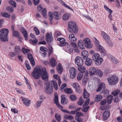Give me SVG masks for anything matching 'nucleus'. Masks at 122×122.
<instances>
[{"mask_svg":"<svg viewBox=\"0 0 122 122\" xmlns=\"http://www.w3.org/2000/svg\"><path fill=\"white\" fill-rule=\"evenodd\" d=\"M53 85L54 89L56 90H58V85L57 82L55 81H51V82H47L46 84L45 91L48 94H51L53 92Z\"/></svg>","mask_w":122,"mask_h":122,"instance_id":"1","label":"nucleus"},{"mask_svg":"<svg viewBox=\"0 0 122 122\" xmlns=\"http://www.w3.org/2000/svg\"><path fill=\"white\" fill-rule=\"evenodd\" d=\"M68 30L72 33L76 34L78 31V27L75 22L71 21L68 23Z\"/></svg>","mask_w":122,"mask_h":122,"instance_id":"2","label":"nucleus"},{"mask_svg":"<svg viewBox=\"0 0 122 122\" xmlns=\"http://www.w3.org/2000/svg\"><path fill=\"white\" fill-rule=\"evenodd\" d=\"M9 30L6 28H4L0 30V40L4 42L8 41V34Z\"/></svg>","mask_w":122,"mask_h":122,"instance_id":"3","label":"nucleus"},{"mask_svg":"<svg viewBox=\"0 0 122 122\" xmlns=\"http://www.w3.org/2000/svg\"><path fill=\"white\" fill-rule=\"evenodd\" d=\"M42 67H36L31 73V76L36 79H39L41 74Z\"/></svg>","mask_w":122,"mask_h":122,"instance_id":"4","label":"nucleus"},{"mask_svg":"<svg viewBox=\"0 0 122 122\" xmlns=\"http://www.w3.org/2000/svg\"><path fill=\"white\" fill-rule=\"evenodd\" d=\"M108 80L110 85H114L118 82V77L115 75H110Z\"/></svg>","mask_w":122,"mask_h":122,"instance_id":"5","label":"nucleus"},{"mask_svg":"<svg viewBox=\"0 0 122 122\" xmlns=\"http://www.w3.org/2000/svg\"><path fill=\"white\" fill-rule=\"evenodd\" d=\"M41 75L42 79L43 80L46 81L48 80L49 76L46 71V69L44 67L42 68V71Z\"/></svg>","mask_w":122,"mask_h":122,"instance_id":"6","label":"nucleus"},{"mask_svg":"<svg viewBox=\"0 0 122 122\" xmlns=\"http://www.w3.org/2000/svg\"><path fill=\"white\" fill-rule=\"evenodd\" d=\"M77 71V70L73 67H72L70 68V75L71 78L73 79L76 76Z\"/></svg>","mask_w":122,"mask_h":122,"instance_id":"7","label":"nucleus"},{"mask_svg":"<svg viewBox=\"0 0 122 122\" xmlns=\"http://www.w3.org/2000/svg\"><path fill=\"white\" fill-rule=\"evenodd\" d=\"M75 64L78 66H83V60L82 58L79 56H77L75 59Z\"/></svg>","mask_w":122,"mask_h":122,"instance_id":"8","label":"nucleus"},{"mask_svg":"<svg viewBox=\"0 0 122 122\" xmlns=\"http://www.w3.org/2000/svg\"><path fill=\"white\" fill-rule=\"evenodd\" d=\"M55 99L54 100V103H55L56 106L59 108L61 110L63 109V107L61 106L59 103L58 101V97L57 94L56 92H55L54 94Z\"/></svg>","mask_w":122,"mask_h":122,"instance_id":"9","label":"nucleus"},{"mask_svg":"<svg viewBox=\"0 0 122 122\" xmlns=\"http://www.w3.org/2000/svg\"><path fill=\"white\" fill-rule=\"evenodd\" d=\"M46 41L48 44H50L53 40V37L51 34H50L47 33L46 35Z\"/></svg>","mask_w":122,"mask_h":122,"instance_id":"10","label":"nucleus"},{"mask_svg":"<svg viewBox=\"0 0 122 122\" xmlns=\"http://www.w3.org/2000/svg\"><path fill=\"white\" fill-rule=\"evenodd\" d=\"M57 40L60 41V46H65L66 45H68V43L67 42H65V39L63 38H58Z\"/></svg>","mask_w":122,"mask_h":122,"instance_id":"11","label":"nucleus"},{"mask_svg":"<svg viewBox=\"0 0 122 122\" xmlns=\"http://www.w3.org/2000/svg\"><path fill=\"white\" fill-rule=\"evenodd\" d=\"M105 88V85L103 83H101L99 85L98 89L96 90L97 92L100 91L102 92Z\"/></svg>","mask_w":122,"mask_h":122,"instance_id":"12","label":"nucleus"},{"mask_svg":"<svg viewBox=\"0 0 122 122\" xmlns=\"http://www.w3.org/2000/svg\"><path fill=\"white\" fill-rule=\"evenodd\" d=\"M40 50L39 53H41L42 56L43 57L45 56L47 52V48L43 46H41L40 47Z\"/></svg>","mask_w":122,"mask_h":122,"instance_id":"13","label":"nucleus"},{"mask_svg":"<svg viewBox=\"0 0 122 122\" xmlns=\"http://www.w3.org/2000/svg\"><path fill=\"white\" fill-rule=\"evenodd\" d=\"M98 47V49H97L101 52V56H105L107 53L106 50L102 46H99Z\"/></svg>","mask_w":122,"mask_h":122,"instance_id":"14","label":"nucleus"},{"mask_svg":"<svg viewBox=\"0 0 122 122\" xmlns=\"http://www.w3.org/2000/svg\"><path fill=\"white\" fill-rule=\"evenodd\" d=\"M22 101L24 105L26 106H28L30 104V100L23 97H21Z\"/></svg>","mask_w":122,"mask_h":122,"instance_id":"15","label":"nucleus"},{"mask_svg":"<svg viewBox=\"0 0 122 122\" xmlns=\"http://www.w3.org/2000/svg\"><path fill=\"white\" fill-rule=\"evenodd\" d=\"M102 35L103 39L107 41L110 39V38L109 35L103 31H102Z\"/></svg>","mask_w":122,"mask_h":122,"instance_id":"16","label":"nucleus"},{"mask_svg":"<svg viewBox=\"0 0 122 122\" xmlns=\"http://www.w3.org/2000/svg\"><path fill=\"white\" fill-rule=\"evenodd\" d=\"M89 74L90 76H92L96 74L97 69L93 67H91L89 70Z\"/></svg>","mask_w":122,"mask_h":122,"instance_id":"17","label":"nucleus"},{"mask_svg":"<svg viewBox=\"0 0 122 122\" xmlns=\"http://www.w3.org/2000/svg\"><path fill=\"white\" fill-rule=\"evenodd\" d=\"M28 58L31 63V64L33 66L35 64V62L32 55L30 53H28Z\"/></svg>","mask_w":122,"mask_h":122,"instance_id":"18","label":"nucleus"},{"mask_svg":"<svg viewBox=\"0 0 122 122\" xmlns=\"http://www.w3.org/2000/svg\"><path fill=\"white\" fill-rule=\"evenodd\" d=\"M69 38L71 42H75L76 41V38L73 34H71L69 35Z\"/></svg>","mask_w":122,"mask_h":122,"instance_id":"19","label":"nucleus"},{"mask_svg":"<svg viewBox=\"0 0 122 122\" xmlns=\"http://www.w3.org/2000/svg\"><path fill=\"white\" fill-rule=\"evenodd\" d=\"M92 62V59L90 58H87L85 61V64L88 66H90L91 65Z\"/></svg>","mask_w":122,"mask_h":122,"instance_id":"20","label":"nucleus"},{"mask_svg":"<svg viewBox=\"0 0 122 122\" xmlns=\"http://www.w3.org/2000/svg\"><path fill=\"white\" fill-rule=\"evenodd\" d=\"M57 70L58 73L60 74L61 73L63 70L62 65L61 63H59L57 67Z\"/></svg>","mask_w":122,"mask_h":122,"instance_id":"21","label":"nucleus"},{"mask_svg":"<svg viewBox=\"0 0 122 122\" xmlns=\"http://www.w3.org/2000/svg\"><path fill=\"white\" fill-rule=\"evenodd\" d=\"M50 61L51 65L52 67H54L56 66V59L54 58H51Z\"/></svg>","mask_w":122,"mask_h":122,"instance_id":"22","label":"nucleus"},{"mask_svg":"<svg viewBox=\"0 0 122 122\" xmlns=\"http://www.w3.org/2000/svg\"><path fill=\"white\" fill-rule=\"evenodd\" d=\"M72 86L77 92L78 91L80 88V86L79 84L77 83H73V84Z\"/></svg>","mask_w":122,"mask_h":122,"instance_id":"23","label":"nucleus"},{"mask_svg":"<svg viewBox=\"0 0 122 122\" xmlns=\"http://www.w3.org/2000/svg\"><path fill=\"white\" fill-rule=\"evenodd\" d=\"M109 112L107 111H106L104 112L103 116V118L104 120H106L109 117Z\"/></svg>","mask_w":122,"mask_h":122,"instance_id":"24","label":"nucleus"},{"mask_svg":"<svg viewBox=\"0 0 122 122\" xmlns=\"http://www.w3.org/2000/svg\"><path fill=\"white\" fill-rule=\"evenodd\" d=\"M81 54L83 59H86L88 56V52L86 51H83L81 52Z\"/></svg>","mask_w":122,"mask_h":122,"instance_id":"25","label":"nucleus"},{"mask_svg":"<svg viewBox=\"0 0 122 122\" xmlns=\"http://www.w3.org/2000/svg\"><path fill=\"white\" fill-rule=\"evenodd\" d=\"M103 59L101 58L100 57L97 59L96 60H94L95 62V63L97 66L100 65L102 62L103 61Z\"/></svg>","mask_w":122,"mask_h":122,"instance_id":"26","label":"nucleus"},{"mask_svg":"<svg viewBox=\"0 0 122 122\" xmlns=\"http://www.w3.org/2000/svg\"><path fill=\"white\" fill-rule=\"evenodd\" d=\"M71 16V14L66 13L64 14L62 16V19L63 20H67Z\"/></svg>","mask_w":122,"mask_h":122,"instance_id":"27","label":"nucleus"},{"mask_svg":"<svg viewBox=\"0 0 122 122\" xmlns=\"http://www.w3.org/2000/svg\"><path fill=\"white\" fill-rule=\"evenodd\" d=\"M61 104L63 105H65L67 103L68 101L66 100V99L64 97H62V96H61Z\"/></svg>","mask_w":122,"mask_h":122,"instance_id":"28","label":"nucleus"},{"mask_svg":"<svg viewBox=\"0 0 122 122\" xmlns=\"http://www.w3.org/2000/svg\"><path fill=\"white\" fill-rule=\"evenodd\" d=\"M78 70L81 73H83L85 72L86 70V68L82 66H78Z\"/></svg>","mask_w":122,"mask_h":122,"instance_id":"29","label":"nucleus"},{"mask_svg":"<svg viewBox=\"0 0 122 122\" xmlns=\"http://www.w3.org/2000/svg\"><path fill=\"white\" fill-rule=\"evenodd\" d=\"M1 14L2 16L5 18H10L11 16L10 14L6 12H2Z\"/></svg>","mask_w":122,"mask_h":122,"instance_id":"30","label":"nucleus"},{"mask_svg":"<svg viewBox=\"0 0 122 122\" xmlns=\"http://www.w3.org/2000/svg\"><path fill=\"white\" fill-rule=\"evenodd\" d=\"M82 41L81 40L79 41L78 43V45L79 47L81 49H84L85 48L83 46L82 43Z\"/></svg>","mask_w":122,"mask_h":122,"instance_id":"31","label":"nucleus"},{"mask_svg":"<svg viewBox=\"0 0 122 122\" xmlns=\"http://www.w3.org/2000/svg\"><path fill=\"white\" fill-rule=\"evenodd\" d=\"M53 15L55 16V19L56 20H58L61 18V17L57 11H54L53 13Z\"/></svg>","mask_w":122,"mask_h":122,"instance_id":"32","label":"nucleus"},{"mask_svg":"<svg viewBox=\"0 0 122 122\" xmlns=\"http://www.w3.org/2000/svg\"><path fill=\"white\" fill-rule=\"evenodd\" d=\"M14 51L16 54H19L21 51L20 48L19 46H16L14 48Z\"/></svg>","mask_w":122,"mask_h":122,"instance_id":"33","label":"nucleus"},{"mask_svg":"<svg viewBox=\"0 0 122 122\" xmlns=\"http://www.w3.org/2000/svg\"><path fill=\"white\" fill-rule=\"evenodd\" d=\"M83 98H85L86 99L89 96V94L86 91L85 89H84V92L83 93Z\"/></svg>","mask_w":122,"mask_h":122,"instance_id":"34","label":"nucleus"},{"mask_svg":"<svg viewBox=\"0 0 122 122\" xmlns=\"http://www.w3.org/2000/svg\"><path fill=\"white\" fill-rule=\"evenodd\" d=\"M99 55L97 53H94L93 54L92 58L93 60H96L97 59L100 58Z\"/></svg>","mask_w":122,"mask_h":122,"instance_id":"35","label":"nucleus"},{"mask_svg":"<svg viewBox=\"0 0 122 122\" xmlns=\"http://www.w3.org/2000/svg\"><path fill=\"white\" fill-rule=\"evenodd\" d=\"M102 97V96L97 95L96 96V97L95 98L94 100L96 102H99L101 100Z\"/></svg>","mask_w":122,"mask_h":122,"instance_id":"36","label":"nucleus"},{"mask_svg":"<svg viewBox=\"0 0 122 122\" xmlns=\"http://www.w3.org/2000/svg\"><path fill=\"white\" fill-rule=\"evenodd\" d=\"M120 92V90L119 89H117L113 91L112 93V94L114 96H116Z\"/></svg>","mask_w":122,"mask_h":122,"instance_id":"37","label":"nucleus"},{"mask_svg":"<svg viewBox=\"0 0 122 122\" xmlns=\"http://www.w3.org/2000/svg\"><path fill=\"white\" fill-rule=\"evenodd\" d=\"M6 9L7 11H9L11 13H12L14 11L13 7L10 6H7Z\"/></svg>","mask_w":122,"mask_h":122,"instance_id":"38","label":"nucleus"},{"mask_svg":"<svg viewBox=\"0 0 122 122\" xmlns=\"http://www.w3.org/2000/svg\"><path fill=\"white\" fill-rule=\"evenodd\" d=\"M12 35L14 36L19 38L20 36V33L17 31H14L12 32Z\"/></svg>","mask_w":122,"mask_h":122,"instance_id":"39","label":"nucleus"},{"mask_svg":"<svg viewBox=\"0 0 122 122\" xmlns=\"http://www.w3.org/2000/svg\"><path fill=\"white\" fill-rule=\"evenodd\" d=\"M112 98L113 96L112 95H110L107 97V102L108 104H110L111 103L112 100Z\"/></svg>","mask_w":122,"mask_h":122,"instance_id":"40","label":"nucleus"},{"mask_svg":"<svg viewBox=\"0 0 122 122\" xmlns=\"http://www.w3.org/2000/svg\"><path fill=\"white\" fill-rule=\"evenodd\" d=\"M70 46H71L70 45L69 46L68 45V47L66 49L67 51V52L70 54L72 53L73 52V49L72 48L70 47Z\"/></svg>","mask_w":122,"mask_h":122,"instance_id":"41","label":"nucleus"},{"mask_svg":"<svg viewBox=\"0 0 122 122\" xmlns=\"http://www.w3.org/2000/svg\"><path fill=\"white\" fill-rule=\"evenodd\" d=\"M96 74H97L100 77H102L103 75V73L102 71L101 70L98 69H97Z\"/></svg>","mask_w":122,"mask_h":122,"instance_id":"42","label":"nucleus"},{"mask_svg":"<svg viewBox=\"0 0 122 122\" xmlns=\"http://www.w3.org/2000/svg\"><path fill=\"white\" fill-rule=\"evenodd\" d=\"M88 43H91L90 41L88 38L84 39L83 41V43L84 46H86V44Z\"/></svg>","mask_w":122,"mask_h":122,"instance_id":"43","label":"nucleus"},{"mask_svg":"<svg viewBox=\"0 0 122 122\" xmlns=\"http://www.w3.org/2000/svg\"><path fill=\"white\" fill-rule=\"evenodd\" d=\"M83 75L82 74L78 73L77 75V79L78 80L80 81L82 79Z\"/></svg>","mask_w":122,"mask_h":122,"instance_id":"44","label":"nucleus"},{"mask_svg":"<svg viewBox=\"0 0 122 122\" xmlns=\"http://www.w3.org/2000/svg\"><path fill=\"white\" fill-rule=\"evenodd\" d=\"M55 117L57 121L58 122H60L61 119V117L60 115L57 113L55 114Z\"/></svg>","mask_w":122,"mask_h":122,"instance_id":"45","label":"nucleus"},{"mask_svg":"<svg viewBox=\"0 0 122 122\" xmlns=\"http://www.w3.org/2000/svg\"><path fill=\"white\" fill-rule=\"evenodd\" d=\"M70 99L72 101H75L77 98V97L75 95L73 94H71L70 96Z\"/></svg>","mask_w":122,"mask_h":122,"instance_id":"46","label":"nucleus"},{"mask_svg":"<svg viewBox=\"0 0 122 122\" xmlns=\"http://www.w3.org/2000/svg\"><path fill=\"white\" fill-rule=\"evenodd\" d=\"M21 51L22 53L24 54L30 51V50L29 49H25L24 47H23Z\"/></svg>","mask_w":122,"mask_h":122,"instance_id":"47","label":"nucleus"},{"mask_svg":"<svg viewBox=\"0 0 122 122\" xmlns=\"http://www.w3.org/2000/svg\"><path fill=\"white\" fill-rule=\"evenodd\" d=\"M64 92L66 93L70 94L72 93V91L70 88H66L64 90Z\"/></svg>","mask_w":122,"mask_h":122,"instance_id":"48","label":"nucleus"},{"mask_svg":"<svg viewBox=\"0 0 122 122\" xmlns=\"http://www.w3.org/2000/svg\"><path fill=\"white\" fill-rule=\"evenodd\" d=\"M38 41V40L36 39V38L35 40H33L31 39L30 40V43L32 44H36L37 42Z\"/></svg>","mask_w":122,"mask_h":122,"instance_id":"49","label":"nucleus"},{"mask_svg":"<svg viewBox=\"0 0 122 122\" xmlns=\"http://www.w3.org/2000/svg\"><path fill=\"white\" fill-rule=\"evenodd\" d=\"M101 93H103L104 94V97L108 96L109 95V91L105 89L102 92H101Z\"/></svg>","mask_w":122,"mask_h":122,"instance_id":"50","label":"nucleus"},{"mask_svg":"<svg viewBox=\"0 0 122 122\" xmlns=\"http://www.w3.org/2000/svg\"><path fill=\"white\" fill-rule=\"evenodd\" d=\"M65 119H67L72 120L74 119V117L72 115H70L69 116L65 115L64 116Z\"/></svg>","mask_w":122,"mask_h":122,"instance_id":"51","label":"nucleus"},{"mask_svg":"<svg viewBox=\"0 0 122 122\" xmlns=\"http://www.w3.org/2000/svg\"><path fill=\"white\" fill-rule=\"evenodd\" d=\"M84 101H83L81 98H80L78 102V104L79 105H81L84 102Z\"/></svg>","mask_w":122,"mask_h":122,"instance_id":"52","label":"nucleus"},{"mask_svg":"<svg viewBox=\"0 0 122 122\" xmlns=\"http://www.w3.org/2000/svg\"><path fill=\"white\" fill-rule=\"evenodd\" d=\"M9 3L11 5L15 7L16 6V4L15 2L12 0H10L9 1Z\"/></svg>","mask_w":122,"mask_h":122,"instance_id":"53","label":"nucleus"},{"mask_svg":"<svg viewBox=\"0 0 122 122\" xmlns=\"http://www.w3.org/2000/svg\"><path fill=\"white\" fill-rule=\"evenodd\" d=\"M90 108V106H87L84 107L82 109V111L84 112H86L88 111L89 108Z\"/></svg>","mask_w":122,"mask_h":122,"instance_id":"54","label":"nucleus"},{"mask_svg":"<svg viewBox=\"0 0 122 122\" xmlns=\"http://www.w3.org/2000/svg\"><path fill=\"white\" fill-rule=\"evenodd\" d=\"M42 102V101H41L40 100L38 101L36 103V104L38 107H40Z\"/></svg>","mask_w":122,"mask_h":122,"instance_id":"55","label":"nucleus"},{"mask_svg":"<svg viewBox=\"0 0 122 122\" xmlns=\"http://www.w3.org/2000/svg\"><path fill=\"white\" fill-rule=\"evenodd\" d=\"M23 35V36L25 37V40L27 41L28 40V34L27 31H26V32H25L24 33H22Z\"/></svg>","mask_w":122,"mask_h":122,"instance_id":"56","label":"nucleus"},{"mask_svg":"<svg viewBox=\"0 0 122 122\" xmlns=\"http://www.w3.org/2000/svg\"><path fill=\"white\" fill-rule=\"evenodd\" d=\"M61 35V32L58 31H56L54 33V35L55 37H57Z\"/></svg>","mask_w":122,"mask_h":122,"instance_id":"57","label":"nucleus"},{"mask_svg":"<svg viewBox=\"0 0 122 122\" xmlns=\"http://www.w3.org/2000/svg\"><path fill=\"white\" fill-rule=\"evenodd\" d=\"M60 3L63 5L66 8L71 9V10H72L71 7H69L68 5H66L65 3L62 0Z\"/></svg>","mask_w":122,"mask_h":122,"instance_id":"58","label":"nucleus"},{"mask_svg":"<svg viewBox=\"0 0 122 122\" xmlns=\"http://www.w3.org/2000/svg\"><path fill=\"white\" fill-rule=\"evenodd\" d=\"M107 41L108 45L110 47H112L113 46V44L112 41H111L110 39Z\"/></svg>","mask_w":122,"mask_h":122,"instance_id":"59","label":"nucleus"},{"mask_svg":"<svg viewBox=\"0 0 122 122\" xmlns=\"http://www.w3.org/2000/svg\"><path fill=\"white\" fill-rule=\"evenodd\" d=\"M33 30L35 31L36 35H39L40 34L39 30L36 27H34L33 28Z\"/></svg>","mask_w":122,"mask_h":122,"instance_id":"60","label":"nucleus"},{"mask_svg":"<svg viewBox=\"0 0 122 122\" xmlns=\"http://www.w3.org/2000/svg\"><path fill=\"white\" fill-rule=\"evenodd\" d=\"M76 117H79L80 116H82V113L80 112H77L76 114Z\"/></svg>","mask_w":122,"mask_h":122,"instance_id":"61","label":"nucleus"},{"mask_svg":"<svg viewBox=\"0 0 122 122\" xmlns=\"http://www.w3.org/2000/svg\"><path fill=\"white\" fill-rule=\"evenodd\" d=\"M104 7L105 9V10L107 11L108 12H110V13H112V10H111V9L109 8H108L106 6H104Z\"/></svg>","mask_w":122,"mask_h":122,"instance_id":"62","label":"nucleus"},{"mask_svg":"<svg viewBox=\"0 0 122 122\" xmlns=\"http://www.w3.org/2000/svg\"><path fill=\"white\" fill-rule=\"evenodd\" d=\"M89 102V99H87L85 101L84 103L82 105V106L83 107L88 105Z\"/></svg>","mask_w":122,"mask_h":122,"instance_id":"63","label":"nucleus"},{"mask_svg":"<svg viewBox=\"0 0 122 122\" xmlns=\"http://www.w3.org/2000/svg\"><path fill=\"white\" fill-rule=\"evenodd\" d=\"M16 54L14 52H10L8 54V56L10 57H14L15 56Z\"/></svg>","mask_w":122,"mask_h":122,"instance_id":"64","label":"nucleus"}]
</instances>
